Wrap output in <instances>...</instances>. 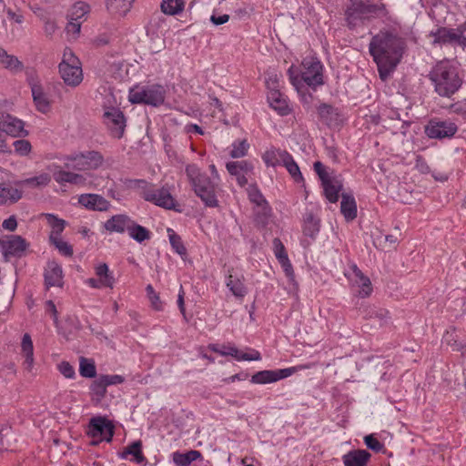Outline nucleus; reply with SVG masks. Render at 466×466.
Here are the masks:
<instances>
[{
  "label": "nucleus",
  "instance_id": "obj_28",
  "mask_svg": "<svg viewBox=\"0 0 466 466\" xmlns=\"http://www.w3.org/2000/svg\"><path fill=\"white\" fill-rule=\"evenodd\" d=\"M22 198V191L18 188L9 187L5 183H0V205H5L9 200L15 203Z\"/></svg>",
  "mask_w": 466,
  "mask_h": 466
},
{
  "label": "nucleus",
  "instance_id": "obj_52",
  "mask_svg": "<svg viewBox=\"0 0 466 466\" xmlns=\"http://www.w3.org/2000/svg\"><path fill=\"white\" fill-rule=\"evenodd\" d=\"M445 340L452 350L459 351L464 349V345L452 333L447 332Z\"/></svg>",
  "mask_w": 466,
  "mask_h": 466
},
{
  "label": "nucleus",
  "instance_id": "obj_63",
  "mask_svg": "<svg viewBox=\"0 0 466 466\" xmlns=\"http://www.w3.org/2000/svg\"><path fill=\"white\" fill-rule=\"evenodd\" d=\"M17 227V221L15 216H11L9 218L4 220L3 228L9 231H15Z\"/></svg>",
  "mask_w": 466,
  "mask_h": 466
},
{
  "label": "nucleus",
  "instance_id": "obj_53",
  "mask_svg": "<svg viewBox=\"0 0 466 466\" xmlns=\"http://www.w3.org/2000/svg\"><path fill=\"white\" fill-rule=\"evenodd\" d=\"M364 441L369 449L376 452L383 449V445L373 435H367L364 438Z\"/></svg>",
  "mask_w": 466,
  "mask_h": 466
},
{
  "label": "nucleus",
  "instance_id": "obj_40",
  "mask_svg": "<svg viewBox=\"0 0 466 466\" xmlns=\"http://www.w3.org/2000/svg\"><path fill=\"white\" fill-rule=\"evenodd\" d=\"M50 242L55 245V247L59 250L60 253L66 257L73 256V248L67 242L62 240L57 236L54 235V232H51L49 236Z\"/></svg>",
  "mask_w": 466,
  "mask_h": 466
},
{
  "label": "nucleus",
  "instance_id": "obj_25",
  "mask_svg": "<svg viewBox=\"0 0 466 466\" xmlns=\"http://www.w3.org/2000/svg\"><path fill=\"white\" fill-rule=\"evenodd\" d=\"M340 211L348 221L353 220L357 217V205L351 195L341 194Z\"/></svg>",
  "mask_w": 466,
  "mask_h": 466
},
{
  "label": "nucleus",
  "instance_id": "obj_49",
  "mask_svg": "<svg viewBox=\"0 0 466 466\" xmlns=\"http://www.w3.org/2000/svg\"><path fill=\"white\" fill-rule=\"evenodd\" d=\"M249 145L247 140H242L238 147H235L230 152V157L233 158H239L247 155Z\"/></svg>",
  "mask_w": 466,
  "mask_h": 466
},
{
  "label": "nucleus",
  "instance_id": "obj_55",
  "mask_svg": "<svg viewBox=\"0 0 466 466\" xmlns=\"http://www.w3.org/2000/svg\"><path fill=\"white\" fill-rule=\"evenodd\" d=\"M58 370L66 378H68V379L74 378V376L76 374L74 368L67 361H62L58 365Z\"/></svg>",
  "mask_w": 466,
  "mask_h": 466
},
{
  "label": "nucleus",
  "instance_id": "obj_27",
  "mask_svg": "<svg viewBox=\"0 0 466 466\" xmlns=\"http://www.w3.org/2000/svg\"><path fill=\"white\" fill-rule=\"evenodd\" d=\"M54 178L59 184L67 182L74 185H84L86 183V177L83 175L65 170L54 172Z\"/></svg>",
  "mask_w": 466,
  "mask_h": 466
},
{
  "label": "nucleus",
  "instance_id": "obj_50",
  "mask_svg": "<svg viewBox=\"0 0 466 466\" xmlns=\"http://www.w3.org/2000/svg\"><path fill=\"white\" fill-rule=\"evenodd\" d=\"M14 146L15 152L20 154L21 156L28 155L32 148L30 142L25 139L16 140L14 143Z\"/></svg>",
  "mask_w": 466,
  "mask_h": 466
},
{
  "label": "nucleus",
  "instance_id": "obj_21",
  "mask_svg": "<svg viewBox=\"0 0 466 466\" xmlns=\"http://www.w3.org/2000/svg\"><path fill=\"white\" fill-rule=\"evenodd\" d=\"M322 183L324 193L329 202L335 203L339 200V192L341 191L343 185L341 180L336 177L327 178Z\"/></svg>",
  "mask_w": 466,
  "mask_h": 466
},
{
  "label": "nucleus",
  "instance_id": "obj_45",
  "mask_svg": "<svg viewBox=\"0 0 466 466\" xmlns=\"http://www.w3.org/2000/svg\"><path fill=\"white\" fill-rule=\"evenodd\" d=\"M229 279H230L227 283V286L229 288L232 293L238 298L244 297V295L246 294V289L244 285L239 280L233 281L232 276H229Z\"/></svg>",
  "mask_w": 466,
  "mask_h": 466
},
{
  "label": "nucleus",
  "instance_id": "obj_34",
  "mask_svg": "<svg viewBox=\"0 0 466 466\" xmlns=\"http://www.w3.org/2000/svg\"><path fill=\"white\" fill-rule=\"evenodd\" d=\"M96 273L99 277V282L102 286L109 289L114 288L115 279L109 272L108 266L106 263L96 267Z\"/></svg>",
  "mask_w": 466,
  "mask_h": 466
},
{
  "label": "nucleus",
  "instance_id": "obj_9",
  "mask_svg": "<svg viewBox=\"0 0 466 466\" xmlns=\"http://www.w3.org/2000/svg\"><path fill=\"white\" fill-rule=\"evenodd\" d=\"M0 130L15 137L27 136L24 122L6 112H0Z\"/></svg>",
  "mask_w": 466,
  "mask_h": 466
},
{
  "label": "nucleus",
  "instance_id": "obj_47",
  "mask_svg": "<svg viewBox=\"0 0 466 466\" xmlns=\"http://www.w3.org/2000/svg\"><path fill=\"white\" fill-rule=\"evenodd\" d=\"M195 183L196 184H193L192 187L197 195L203 193L204 190H208V187H214L210 178L207 176L202 177Z\"/></svg>",
  "mask_w": 466,
  "mask_h": 466
},
{
  "label": "nucleus",
  "instance_id": "obj_60",
  "mask_svg": "<svg viewBox=\"0 0 466 466\" xmlns=\"http://www.w3.org/2000/svg\"><path fill=\"white\" fill-rule=\"evenodd\" d=\"M26 183H35L36 186H46L50 182V177L47 174L35 177L25 181Z\"/></svg>",
  "mask_w": 466,
  "mask_h": 466
},
{
  "label": "nucleus",
  "instance_id": "obj_48",
  "mask_svg": "<svg viewBox=\"0 0 466 466\" xmlns=\"http://www.w3.org/2000/svg\"><path fill=\"white\" fill-rule=\"evenodd\" d=\"M186 173L191 185L196 184L195 182L206 176L199 172V169L196 165H187L186 167Z\"/></svg>",
  "mask_w": 466,
  "mask_h": 466
},
{
  "label": "nucleus",
  "instance_id": "obj_61",
  "mask_svg": "<svg viewBox=\"0 0 466 466\" xmlns=\"http://www.w3.org/2000/svg\"><path fill=\"white\" fill-rule=\"evenodd\" d=\"M74 9V15L80 18L89 11V5L83 2H78L75 5Z\"/></svg>",
  "mask_w": 466,
  "mask_h": 466
},
{
  "label": "nucleus",
  "instance_id": "obj_32",
  "mask_svg": "<svg viewBox=\"0 0 466 466\" xmlns=\"http://www.w3.org/2000/svg\"><path fill=\"white\" fill-rule=\"evenodd\" d=\"M135 0H106V8L112 13H119L125 15L130 9Z\"/></svg>",
  "mask_w": 466,
  "mask_h": 466
},
{
  "label": "nucleus",
  "instance_id": "obj_44",
  "mask_svg": "<svg viewBox=\"0 0 466 466\" xmlns=\"http://www.w3.org/2000/svg\"><path fill=\"white\" fill-rule=\"evenodd\" d=\"M169 241L172 248L181 256L187 254V248H185L180 236L176 233H172L169 235Z\"/></svg>",
  "mask_w": 466,
  "mask_h": 466
},
{
  "label": "nucleus",
  "instance_id": "obj_64",
  "mask_svg": "<svg viewBox=\"0 0 466 466\" xmlns=\"http://www.w3.org/2000/svg\"><path fill=\"white\" fill-rule=\"evenodd\" d=\"M280 264L284 268L286 275L290 279L291 281H293L294 280V271H293L292 266H291L289 258H287V260L285 259V260L280 261Z\"/></svg>",
  "mask_w": 466,
  "mask_h": 466
},
{
  "label": "nucleus",
  "instance_id": "obj_26",
  "mask_svg": "<svg viewBox=\"0 0 466 466\" xmlns=\"http://www.w3.org/2000/svg\"><path fill=\"white\" fill-rule=\"evenodd\" d=\"M0 65L13 72H21L24 69L23 63L16 56L9 55L2 47H0Z\"/></svg>",
  "mask_w": 466,
  "mask_h": 466
},
{
  "label": "nucleus",
  "instance_id": "obj_24",
  "mask_svg": "<svg viewBox=\"0 0 466 466\" xmlns=\"http://www.w3.org/2000/svg\"><path fill=\"white\" fill-rule=\"evenodd\" d=\"M268 100L270 106L276 110L279 115L285 116L289 112V108L286 99L282 97V95L278 89L272 88L268 94Z\"/></svg>",
  "mask_w": 466,
  "mask_h": 466
},
{
  "label": "nucleus",
  "instance_id": "obj_41",
  "mask_svg": "<svg viewBox=\"0 0 466 466\" xmlns=\"http://www.w3.org/2000/svg\"><path fill=\"white\" fill-rule=\"evenodd\" d=\"M252 165L247 161L228 162L227 164V169L232 176H238L239 174V170L248 172L252 170Z\"/></svg>",
  "mask_w": 466,
  "mask_h": 466
},
{
  "label": "nucleus",
  "instance_id": "obj_11",
  "mask_svg": "<svg viewBox=\"0 0 466 466\" xmlns=\"http://www.w3.org/2000/svg\"><path fill=\"white\" fill-rule=\"evenodd\" d=\"M296 370V367L282 369L279 370H262L254 374L252 376L251 381L258 384L275 382L279 380L292 375Z\"/></svg>",
  "mask_w": 466,
  "mask_h": 466
},
{
  "label": "nucleus",
  "instance_id": "obj_35",
  "mask_svg": "<svg viewBox=\"0 0 466 466\" xmlns=\"http://www.w3.org/2000/svg\"><path fill=\"white\" fill-rule=\"evenodd\" d=\"M281 155L283 157L282 164L286 167V168L288 169L289 173L292 176V177L296 181L302 180V175L300 173L299 167L294 161L292 157L287 151H283Z\"/></svg>",
  "mask_w": 466,
  "mask_h": 466
},
{
  "label": "nucleus",
  "instance_id": "obj_38",
  "mask_svg": "<svg viewBox=\"0 0 466 466\" xmlns=\"http://www.w3.org/2000/svg\"><path fill=\"white\" fill-rule=\"evenodd\" d=\"M127 231L130 237L133 238L137 242H142L150 238V233L146 228L138 224H136L133 221L131 223V226L127 227Z\"/></svg>",
  "mask_w": 466,
  "mask_h": 466
},
{
  "label": "nucleus",
  "instance_id": "obj_12",
  "mask_svg": "<svg viewBox=\"0 0 466 466\" xmlns=\"http://www.w3.org/2000/svg\"><path fill=\"white\" fill-rule=\"evenodd\" d=\"M425 131L431 138H444L452 137L457 131V127L453 123L431 121Z\"/></svg>",
  "mask_w": 466,
  "mask_h": 466
},
{
  "label": "nucleus",
  "instance_id": "obj_54",
  "mask_svg": "<svg viewBox=\"0 0 466 466\" xmlns=\"http://www.w3.org/2000/svg\"><path fill=\"white\" fill-rule=\"evenodd\" d=\"M96 47H101L110 43V35L108 33H101L96 35L92 40Z\"/></svg>",
  "mask_w": 466,
  "mask_h": 466
},
{
  "label": "nucleus",
  "instance_id": "obj_2",
  "mask_svg": "<svg viewBox=\"0 0 466 466\" xmlns=\"http://www.w3.org/2000/svg\"><path fill=\"white\" fill-rule=\"evenodd\" d=\"M431 79L435 85L436 92L442 96L450 97L461 86V80L455 70L443 64L437 65L431 72Z\"/></svg>",
  "mask_w": 466,
  "mask_h": 466
},
{
  "label": "nucleus",
  "instance_id": "obj_8",
  "mask_svg": "<svg viewBox=\"0 0 466 466\" xmlns=\"http://www.w3.org/2000/svg\"><path fill=\"white\" fill-rule=\"evenodd\" d=\"M28 246L26 240L18 235L8 236L5 239L0 238V248L5 261H8L10 256L22 257Z\"/></svg>",
  "mask_w": 466,
  "mask_h": 466
},
{
  "label": "nucleus",
  "instance_id": "obj_18",
  "mask_svg": "<svg viewBox=\"0 0 466 466\" xmlns=\"http://www.w3.org/2000/svg\"><path fill=\"white\" fill-rule=\"evenodd\" d=\"M104 117L109 120L115 127L112 128V132L115 137L120 138L125 130V116L123 112L116 107H112L110 110L104 113Z\"/></svg>",
  "mask_w": 466,
  "mask_h": 466
},
{
  "label": "nucleus",
  "instance_id": "obj_57",
  "mask_svg": "<svg viewBox=\"0 0 466 466\" xmlns=\"http://www.w3.org/2000/svg\"><path fill=\"white\" fill-rule=\"evenodd\" d=\"M100 377L106 386L121 384L125 381V378L121 375H101Z\"/></svg>",
  "mask_w": 466,
  "mask_h": 466
},
{
  "label": "nucleus",
  "instance_id": "obj_17",
  "mask_svg": "<svg viewBox=\"0 0 466 466\" xmlns=\"http://www.w3.org/2000/svg\"><path fill=\"white\" fill-rule=\"evenodd\" d=\"M78 202L91 210L106 211L110 207L109 201L97 194H82L78 198Z\"/></svg>",
  "mask_w": 466,
  "mask_h": 466
},
{
  "label": "nucleus",
  "instance_id": "obj_58",
  "mask_svg": "<svg viewBox=\"0 0 466 466\" xmlns=\"http://www.w3.org/2000/svg\"><path fill=\"white\" fill-rule=\"evenodd\" d=\"M262 207V212L261 214H258L256 218V221L258 224H260L261 226H265L267 224V220L268 217L270 216V209L268 206H261Z\"/></svg>",
  "mask_w": 466,
  "mask_h": 466
},
{
  "label": "nucleus",
  "instance_id": "obj_10",
  "mask_svg": "<svg viewBox=\"0 0 466 466\" xmlns=\"http://www.w3.org/2000/svg\"><path fill=\"white\" fill-rule=\"evenodd\" d=\"M143 198L145 200L153 202L157 206L167 209H175L176 202L168 189L162 187L157 191H144Z\"/></svg>",
  "mask_w": 466,
  "mask_h": 466
},
{
  "label": "nucleus",
  "instance_id": "obj_59",
  "mask_svg": "<svg viewBox=\"0 0 466 466\" xmlns=\"http://www.w3.org/2000/svg\"><path fill=\"white\" fill-rule=\"evenodd\" d=\"M76 18H73L71 22H69L66 27V30L68 34H73L77 35L80 33L81 24L77 21Z\"/></svg>",
  "mask_w": 466,
  "mask_h": 466
},
{
  "label": "nucleus",
  "instance_id": "obj_46",
  "mask_svg": "<svg viewBox=\"0 0 466 466\" xmlns=\"http://www.w3.org/2000/svg\"><path fill=\"white\" fill-rule=\"evenodd\" d=\"M147 295L148 299H150L152 307L156 310H161L162 309V302L160 300V298L158 294H157L152 287V285H147L146 288Z\"/></svg>",
  "mask_w": 466,
  "mask_h": 466
},
{
  "label": "nucleus",
  "instance_id": "obj_39",
  "mask_svg": "<svg viewBox=\"0 0 466 466\" xmlns=\"http://www.w3.org/2000/svg\"><path fill=\"white\" fill-rule=\"evenodd\" d=\"M283 151L284 150L279 149L267 150L262 158L268 167H276L283 162V157L281 155Z\"/></svg>",
  "mask_w": 466,
  "mask_h": 466
},
{
  "label": "nucleus",
  "instance_id": "obj_19",
  "mask_svg": "<svg viewBox=\"0 0 466 466\" xmlns=\"http://www.w3.org/2000/svg\"><path fill=\"white\" fill-rule=\"evenodd\" d=\"M319 115L321 120L329 127H339L341 119L337 109L328 104H322L319 107Z\"/></svg>",
  "mask_w": 466,
  "mask_h": 466
},
{
  "label": "nucleus",
  "instance_id": "obj_37",
  "mask_svg": "<svg viewBox=\"0 0 466 466\" xmlns=\"http://www.w3.org/2000/svg\"><path fill=\"white\" fill-rule=\"evenodd\" d=\"M79 372L84 378L93 379L96 376L95 361L85 357L79 358Z\"/></svg>",
  "mask_w": 466,
  "mask_h": 466
},
{
  "label": "nucleus",
  "instance_id": "obj_15",
  "mask_svg": "<svg viewBox=\"0 0 466 466\" xmlns=\"http://www.w3.org/2000/svg\"><path fill=\"white\" fill-rule=\"evenodd\" d=\"M58 69L62 79L67 86H76L83 80L82 68L80 66L60 63Z\"/></svg>",
  "mask_w": 466,
  "mask_h": 466
},
{
  "label": "nucleus",
  "instance_id": "obj_5",
  "mask_svg": "<svg viewBox=\"0 0 466 466\" xmlns=\"http://www.w3.org/2000/svg\"><path fill=\"white\" fill-rule=\"evenodd\" d=\"M466 32V22L456 29H448L446 27H440L435 32H431L430 35L432 36L434 44H458L461 46H466V36L463 33Z\"/></svg>",
  "mask_w": 466,
  "mask_h": 466
},
{
  "label": "nucleus",
  "instance_id": "obj_4",
  "mask_svg": "<svg viewBox=\"0 0 466 466\" xmlns=\"http://www.w3.org/2000/svg\"><path fill=\"white\" fill-rule=\"evenodd\" d=\"M383 9V5H373L364 0H350L346 10L347 20L350 25H355L357 19L370 18Z\"/></svg>",
  "mask_w": 466,
  "mask_h": 466
},
{
  "label": "nucleus",
  "instance_id": "obj_13",
  "mask_svg": "<svg viewBox=\"0 0 466 466\" xmlns=\"http://www.w3.org/2000/svg\"><path fill=\"white\" fill-rule=\"evenodd\" d=\"M63 277L61 266L54 260L49 261L44 273L46 289H49L53 287L62 288L64 286Z\"/></svg>",
  "mask_w": 466,
  "mask_h": 466
},
{
  "label": "nucleus",
  "instance_id": "obj_29",
  "mask_svg": "<svg viewBox=\"0 0 466 466\" xmlns=\"http://www.w3.org/2000/svg\"><path fill=\"white\" fill-rule=\"evenodd\" d=\"M127 455H133L134 461L137 463H142L146 461V457L142 453V441H137L127 446L122 451L121 457L127 458Z\"/></svg>",
  "mask_w": 466,
  "mask_h": 466
},
{
  "label": "nucleus",
  "instance_id": "obj_16",
  "mask_svg": "<svg viewBox=\"0 0 466 466\" xmlns=\"http://www.w3.org/2000/svg\"><path fill=\"white\" fill-rule=\"evenodd\" d=\"M70 159L77 161L78 169H96L104 162L103 156L97 151H88Z\"/></svg>",
  "mask_w": 466,
  "mask_h": 466
},
{
  "label": "nucleus",
  "instance_id": "obj_7",
  "mask_svg": "<svg viewBox=\"0 0 466 466\" xmlns=\"http://www.w3.org/2000/svg\"><path fill=\"white\" fill-rule=\"evenodd\" d=\"M303 71L302 80L309 86H316L323 84L322 65L315 57L305 58L302 61Z\"/></svg>",
  "mask_w": 466,
  "mask_h": 466
},
{
  "label": "nucleus",
  "instance_id": "obj_3",
  "mask_svg": "<svg viewBox=\"0 0 466 466\" xmlns=\"http://www.w3.org/2000/svg\"><path fill=\"white\" fill-rule=\"evenodd\" d=\"M115 426L106 417L97 416L90 420L87 434L93 438L91 445H97L101 441H111L114 436Z\"/></svg>",
  "mask_w": 466,
  "mask_h": 466
},
{
  "label": "nucleus",
  "instance_id": "obj_22",
  "mask_svg": "<svg viewBox=\"0 0 466 466\" xmlns=\"http://www.w3.org/2000/svg\"><path fill=\"white\" fill-rule=\"evenodd\" d=\"M31 92L36 109L42 113H46L50 108V102L47 99L42 86L37 83L31 84Z\"/></svg>",
  "mask_w": 466,
  "mask_h": 466
},
{
  "label": "nucleus",
  "instance_id": "obj_30",
  "mask_svg": "<svg viewBox=\"0 0 466 466\" xmlns=\"http://www.w3.org/2000/svg\"><path fill=\"white\" fill-rule=\"evenodd\" d=\"M107 386L99 376L97 379L92 381L90 385V390L92 394V400L96 404L100 403L103 398L106 396Z\"/></svg>",
  "mask_w": 466,
  "mask_h": 466
},
{
  "label": "nucleus",
  "instance_id": "obj_33",
  "mask_svg": "<svg viewBox=\"0 0 466 466\" xmlns=\"http://www.w3.org/2000/svg\"><path fill=\"white\" fill-rule=\"evenodd\" d=\"M184 6V0H163L160 7L164 14L175 15L181 13Z\"/></svg>",
  "mask_w": 466,
  "mask_h": 466
},
{
  "label": "nucleus",
  "instance_id": "obj_31",
  "mask_svg": "<svg viewBox=\"0 0 466 466\" xmlns=\"http://www.w3.org/2000/svg\"><path fill=\"white\" fill-rule=\"evenodd\" d=\"M201 457L198 451H189L187 453H180L178 451L173 453V461L177 466H189V464Z\"/></svg>",
  "mask_w": 466,
  "mask_h": 466
},
{
  "label": "nucleus",
  "instance_id": "obj_1",
  "mask_svg": "<svg viewBox=\"0 0 466 466\" xmlns=\"http://www.w3.org/2000/svg\"><path fill=\"white\" fill-rule=\"evenodd\" d=\"M403 45L400 37L388 32H380L372 37L370 51L377 63L381 80H386L400 62Z\"/></svg>",
  "mask_w": 466,
  "mask_h": 466
},
{
  "label": "nucleus",
  "instance_id": "obj_62",
  "mask_svg": "<svg viewBox=\"0 0 466 466\" xmlns=\"http://www.w3.org/2000/svg\"><path fill=\"white\" fill-rule=\"evenodd\" d=\"M314 169L316 173L318 174L319 177L320 178L321 182L326 180L327 178H329L330 177L328 175V173L325 171L324 166L321 162L317 161L314 163Z\"/></svg>",
  "mask_w": 466,
  "mask_h": 466
},
{
  "label": "nucleus",
  "instance_id": "obj_43",
  "mask_svg": "<svg viewBox=\"0 0 466 466\" xmlns=\"http://www.w3.org/2000/svg\"><path fill=\"white\" fill-rule=\"evenodd\" d=\"M46 218L48 223L52 226L55 236H59L65 228L66 222L63 219L56 218L52 214H47Z\"/></svg>",
  "mask_w": 466,
  "mask_h": 466
},
{
  "label": "nucleus",
  "instance_id": "obj_51",
  "mask_svg": "<svg viewBox=\"0 0 466 466\" xmlns=\"http://www.w3.org/2000/svg\"><path fill=\"white\" fill-rule=\"evenodd\" d=\"M273 245H274V248H275V254H276V257L278 258L279 261L280 262L285 259L287 260V258H289L285 251V247L282 244L281 240L278 238H274Z\"/></svg>",
  "mask_w": 466,
  "mask_h": 466
},
{
  "label": "nucleus",
  "instance_id": "obj_42",
  "mask_svg": "<svg viewBox=\"0 0 466 466\" xmlns=\"http://www.w3.org/2000/svg\"><path fill=\"white\" fill-rule=\"evenodd\" d=\"M201 200L208 207L214 208L218 206V199L215 194V187H208L203 193L198 195Z\"/></svg>",
  "mask_w": 466,
  "mask_h": 466
},
{
  "label": "nucleus",
  "instance_id": "obj_36",
  "mask_svg": "<svg viewBox=\"0 0 466 466\" xmlns=\"http://www.w3.org/2000/svg\"><path fill=\"white\" fill-rule=\"evenodd\" d=\"M22 350L25 353V364L26 369L30 371L34 363L33 342L29 334L25 333L22 339Z\"/></svg>",
  "mask_w": 466,
  "mask_h": 466
},
{
  "label": "nucleus",
  "instance_id": "obj_6",
  "mask_svg": "<svg viewBox=\"0 0 466 466\" xmlns=\"http://www.w3.org/2000/svg\"><path fill=\"white\" fill-rule=\"evenodd\" d=\"M129 101L132 104H146L157 106L164 102V92L160 86L142 89L140 91L130 90Z\"/></svg>",
  "mask_w": 466,
  "mask_h": 466
},
{
  "label": "nucleus",
  "instance_id": "obj_56",
  "mask_svg": "<svg viewBox=\"0 0 466 466\" xmlns=\"http://www.w3.org/2000/svg\"><path fill=\"white\" fill-rule=\"evenodd\" d=\"M61 63L68 65L80 66L78 58L74 55L71 49L66 48L63 54V60Z\"/></svg>",
  "mask_w": 466,
  "mask_h": 466
},
{
  "label": "nucleus",
  "instance_id": "obj_23",
  "mask_svg": "<svg viewBox=\"0 0 466 466\" xmlns=\"http://www.w3.org/2000/svg\"><path fill=\"white\" fill-rule=\"evenodd\" d=\"M131 223L132 220L128 216L124 214L116 215L105 223V228L110 232L123 233L128 226H131Z\"/></svg>",
  "mask_w": 466,
  "mask_h": 466
},
{
  "label": "nucleus",
  "instance_id": "obj_20",
  "mask_svg": "<svg viewBox=\"0 0 466 466\" xmlns=\"http://www.w3.org/2000/svg\"><path fill=\"white\" fill-rule=\"evenodd\" d=\"M371 454L366 450H353L345 454L343 463L345 466H367Z\"/></svg>",
  "mask_w": 466,
  "mask_h": 466
},
{
  "label": "nucleus",
  "instance_id": "obj_14",
  "mask_svg": "<svg viewBox=\"0 0 466 466\" xmlns=\"http://www.w3.org/2000/svg\"><path fill=\"white\" fill-rule=\"evenodd\" d=\"M350 268L352 270V276H348V278L360 289L359 290V297H370L373 290L370 278L366 276L355 264H352Z\"/></svg>",
  "mask_w": 466,
  "mask_h": 466
}]
</instances>
